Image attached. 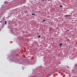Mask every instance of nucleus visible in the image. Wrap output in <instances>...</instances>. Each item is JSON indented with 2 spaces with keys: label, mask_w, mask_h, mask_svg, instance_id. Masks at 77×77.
Here are the masks:
<instances>
[{
  "label": "nucleus",
  "mask_w": 77,
  "mask_h": 77,
  "mask_svg": "<svg viewBox=\"0 0 77 77\" xmlns=\"http://www.w3.org/2000/svg\"><path fill=\"white\" fill-rule=\"evenodd\" d=\"M70 15H68L67 14V15H65V17H67L68 16H69Z\"/></svg>",
  "instance_id": "1"
},
{
  "label": "nucleus",
  "mask_w": 77,
  "mask_h": 77,
  "mask_svg": "<svg viewBox=\"0 0 77 77\" xmlns=\"http://www.w3.org/2000/svg\"><path fill=\"white\" fill-rule=\"evenodd\" d=\"M63 45V44L62 43H60V44H59V45H60V46L61 47V46L62 45Z\"/></svg>",
  "instance_id": "2"
},
{
  "label": "nucleus",
  "mask_w": 77,
  "mask_h": 77,
  "mask_svg": "<svg viewBox=\"0 0 77 77\" xmlns=\"http://www.w3.org/2000/svg\"><path fill=\"white\" fill-rule=\"evenodd\" d=\"M7 23V21H5V25H6Z\"/></svg>",
  "instance_id": "3"
},
{
  "label": "nucleus",
  "mask_w": 77,
  "mask_h": 77,
  "mask_svg": "<svg viewBox=\"0 0 77 77\" xmlns=\"http://www.w3.org/2000/svg\"><path fill=\"white\" fill-rule=\"evenodd\" d=\"M35 14H34L33 13H32V15H35Z\"/></svg>",
  "instance_id": "4"
},
{
  "label": "nucleus",
  "mask_w": 77,
  "mask_h": 77,
  "mask_svg": "<svg viewBox=\"0 0 77 77\" xmlns=\"http://www.w3.org/2000/svg\"><path fill=\"white\" fill-rule=\"evenodd\" d=\"M60 8H62V7H63V6H62V5H60Z\"/></svg>",
  "instance_id": "5"
},
{
  "label": "nucleus",
  "mask_w": 77,
  "mask_h": 77,
  "mask_svg": "<svg viewBox=\"0 0 77 77\" xmlns=\"http://www.w3.org/2000/svg\"><path fill=\"white\" fill-rule=\"evenodd\" d=\"M41 36L40 35H39L38 36V38H40V37H41Z\"/></svg>",
  "instance_id": "6"
},
{
  "label": "nucleus",
  "mask_w": 77,
  "mask_h": 77,
  "mask_svg": "<svg viewBox=\"0 0 77 77\" xmlns=\"http://www.w3.org/2000/svg\"><path fill=\"white\" fill-rule=\"evenodd\" d=\"M45 20H43V22H45Z\"/></svg>",
  "instance_id": "7"
},
{
  "label": "nucleus",
  "mask_w": 77,
  "mask_h": 77,
  "mask_svg": "<svg viewBox=\"0 0 77 77\" xmlns=\"http://www.w3.org/2000/svg\"><path fill=\"white\" fill-rule=\"evenodd\" d=\"M25 13H27V11H26Z\"/></svg>",
  "instance_id": "8"
},
{
  "label": "nucleus",
  "mask_w": 77,
  "mask_h": 77,
  "mask_svg": "<svg viewBox=\"0 0 77 77\" xmlns=\"http://www.w3.org/2000/svg\"><path fill=\"white\" fill-rule=\"evenodd\" d=\"M67 31L68 32L69 31V30H67Z\"/></svg>",
  "instance_id": "9"
},
{
  "label": "nucleus",
  "mask_w": 77,
  "mask_h": 77,
  "mask_svg": "<svg viewBox=\"0 0 77 77\" xmlns=\"http://www.w3.org/2000/svg\"><path fill=\"white\" fill-rule=\"evenodd\" d=\"M2 22V21H0V23H1Z\"/></svg>",
  "instance_id": "10"
},
{
  "label": "nucleus",
  "mask_w": 77,
  "mask_h": 77,
  "mask_svg": "<svg viewBox=\"0 0 77 77\" xmlns=\"http://www.w3.org/2000/svg\"><path fill=\"white\" fill-rule=\"evenodd\" d=\"M42 1H44V0H42Z\"/></svg>",
  "instance_id": "11"
},
{
  "label": "nucleus",
  "mask_w": 77,
  "mask_h": 77,
  "mask_svg": "<svg viewBox=\"0 0 77 77\" xmlns=\"http://www.w3.org/2000/svg\"><path fill=\"white\" fill-rule=\"evenodd\" d=\"M36 0H34V1H36Z\"/></svg>",
  "instance_id": "12"
}]
</instances>
